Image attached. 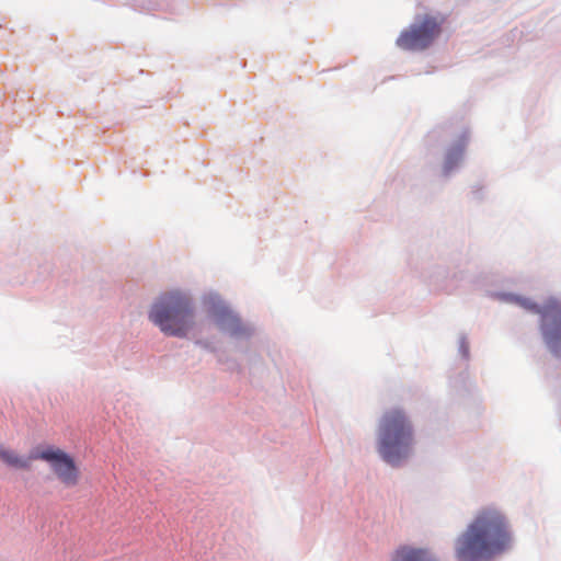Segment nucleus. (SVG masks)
I'll return each mask as SVG.
<instances>
[{
	"instance_id": "obj_16",
	"label": "nucleus",
	"mask_w": 561,
	"mask_h": 561,
	"mask_svg": "<svg viewBox=\"0 0 561 561\" xmlns=\"http://www.w3.org/2000/svg\"><path fill=\"white\" fill-rule=\"evenodd\" d=\"M471 199L481 203L485 197V187L481 183H476L471 186L470 191Z\"/></svg>"
},
{
	"instance_id": "obj_4",
	"label": "nucleus",
	"mask_w": 561,
	"mask_h": 561,
	"mask_svg": "<svg viewBox=\"0 0 561 561\" xmlns=\"http://www.w3.org/2000/svg\"><path fill=\"white\" fill-rule=\"evenodd\" d=\"M32 460L48 463L57 479L66 486H75L80 479V468L75 457L67 450L50 444L34 446L27 456L0 444V461L14 470H30Z\"/></svg>"
},
{
	"instance_id": "obj_17",
	"label": "nucleus",
	"mask_w": 561,
	"mask_h": 561,
	"mask_svg": "<svg viewBox=\"0 0 561 561\" xmlns=\"http://www.w3.org/2000/svg\"><path fill=\"white\" fill-rule=\"evenodd\" d=\"M449 138V133L443 127H436L428 134V140H440L445 142Z\"/></svg>"
},
{
	"instance_id": "obj_14",
	"label": "nucleus",
	"mask_w": 561,
	"mask_h": 561,
	"mask_svg": "<svg viewBox=\"0 0 561 561\" xmlns=\"http://www.w3.org/2000/svg\"><path fill=\"white\" fill-rule=\"evenodd\" d=\"M448 275L449 272L445 266L437 265L434 268V274L431 275L432 283L435 284L437 288L444 289L446 287L445 279Z\"/></svg>"
},
{
	"instance_id": "obj_15",
	"label": "nucleus",
	"mask_w": 561,
	"mask_h": 561,
	"mask_svg": "<svg viewBox=\"0 0 561 561\" xmlns=\"http://www.w3.org/2000/svg\"><path fill=\"white\" fill-rule=\"evenodd\" d=\"M458 353L460 355V357L466 360V362H469L470 359V345H469V341H468V337L465 333H461L459 335V339H458Z\"/></svg>"
},
{
	"instance_id": "obj_8",
	"label": "nucleus",
	"mask_w": 561,
	"mask_h": 561,
	"mask_svg": "<svg viewBox=\"0 0 561 561\" xmlns=\"http://www.w3.org/2000/svg\"><path fill=\"white\" fill-rule=\"evenodd\" d=\"M469 140V130L463 129L455 140L446 146L439 173L443 180L451 179L461 170Z\"/></svg>"
},
{
	"instance_id": "obj_18",
	"label": "nucleus",
	"mask_w": 561,
	"mask_h": 561,
	"mask_svg": "<svg viewBox=\"0 0 561 561\" xmlns=\"http://www.w3.org/2000/svg\"><path fill=\"white\" fill-rule=\"evenodd\" d=\"M195 345L210 352V353H215L216 352V346L214 344V342L207 340V339H198L195 341Z\"/></svg>"
},
{
	"instance_id": "obj_19",
	"label": "nucleus",
	"mask_w": 561,
	"mask_h": 561,
	"mask_svg": "<svg viewBox=\"0 0 561 561\" xmlns=\"http://www.w3.org/2000/svg\"><path fill=\"white\" fill-rule=\"evenodd\" d=\"M432 72H433V70H426V71H425V73H426V75H430V73H432Z\"/></svg>"
},
{
	"instance_id": "obj_10",
	"label": "nucleus",
	"mask_w": 561,
	"mask_h": 561,
	"mask_svg": "<svg viewBox=\"0 0 561 561\" xmlns=\"http://www.w3.org/2000/svg\"><path fill=\"white\" fill-rule=\"evenodd\" d=\"M390 561H439V559L428 547L402 543L394 549Z\"/></svg>"
},
{
	"instance_id": "obj_13",
	"label": "nucleus",
	"mask_w": 561,
	"mask_h": 561,
	"mask_svg": "<svg viewBox=\"0 0 561 561\" xmlns=\"http://www.w3.org/2000/svg\"><path fill=\"white\" fill-rule=\"evenodd\" d=\"M135 9L140 11H163L167 0H131Z\"/></svg>"
},
{
	"instance_id": "obj_6",
	"label": "nucleus",
	"mask_w": 561,
	"mask_h": 561,
	"mask_svg": "<svg viewBox=\"0 0 561 561\" xmlns=\"http://www.w3.org/2000/svg\"><path fill=\"white\" fill-rule=\"evenodd\" d=\"M445 20L440 13L415 14L413 22L399 34L396 45L405 51L428 49L440 36Z\"/></svg>"
},
{
	"instance_id": "obj_11",
	"label": "nucleus",
	"mask_w": 561,
	"mask_h": 561,
	"mask_svg": "<svg viewBox=\"0 0 561 561\" xmlns=\"http://www.w3.org/2000/svg\"><path fill=\"white\" fill-rule=\"evenodd\" d=\"M450 388L458 394H463L469 392V371L468 365L463 369H461L457 375L448 376Z\"/></svg>"
},
{
	"instance_id": "obj_5",
	"label": "nucleus",
	"mask_w": 561,
	"mask_h": 561,
	"mask_svg": "<svg viewBox=\"0 0 561 561\" xmlns=\"http://www.w3.org/2000/svg\"><path fill=\"white\" fill-rule=\"evenodd\" d=\"M207 314L224 335L236 342H249L256 333L254 324L243 321L241 316L216 291L204 296Z\"/></svg>"
},
{
	"instance_id": "obj_3",
	"label": "nucleus",
	"mask_w": 561,
	"mask_h": 561,
	"mask_svg": "<svg viewBox=\"0 0 561 561\" xmlns=\"http://www.w3.org/2000/svg\"><path fill=\"white\" fill-rule=\"evenodd\" d=\"M148 319L165 336L187 339L196 327L194 299L181 289L163 291L152 301Z\"/></svg>"
},
{
	"instance_id": "obj_2",
	"label": "nucleus",
	"mask_w": 561,
	"mask_h": 561,
	"mask_svg": "<svg viewBox=\"0 0 561 561\" xmlns=\"http://www.w3.org/2000/svg\"><path fill=\"white\" fill-rule=\"evenodd\" d=\"M414 425L402 408H392L380 417L377 431L379 458L393 469L404 467L414 451Z\"/></svg>"
},
{
	"instance_id": "obj_1",
	"label": "nucleus",
	"mask_w": 561,
	"mask_h": 561,
	"mask_svg": "<svg viewBox=\"0 0 561 561\" xmlns=\"http://www.w3.org/2000/svg\"><path fill=\"white\" fill-rule=\"evenodd\" d=\"M513 531L505 514L482 508L455 540L457 561H495L511 550Z\"/></svg>"
},
{
	"instance_id": "obj_12",
	"label": "nucleus",
	"mask_w": 561,
	"mask_h": 561,
	"mask_svg": "<svg viewBox=\"0 0 561 561\" xmlns=\"http://www.w3.org/2000/svg\"><path fill=\"white\" fill-rule=\"evenodd\" d=\"M190 10V0H167L163 12L170 15H183Z\"/></svg>"
},
{
	"instance_id": "obj_9",
	"label": "nucleus",
	"mask_w": 561,
	"mask_h": 561,
	"mask_svg": "<svg viewBox=\"0 0 561 561\" xmlns=\"http://www.w3.org/2000/svg\"><path fill=\"white\" fill-rule=\"evenodd\" d=\"M488 296L494 300L516 305V306H518L534 314H537V316L545 307V299L542 300V302H538L527 296L520 295L518 293H513V291H505V290L488 291Z\"/></svg>"
},
{
	"instance_id": "obj_7",
	"label": "nucleus",
	"mask_w": 561,
	"mask_h": 561,
	"mask_svg": "<svg viewBox=\"0 0 561 561\" xmlns=\"http://www.w3.org/2000/svg\"><path fill=\"white\" fill-rule=\"evenodd\" d=\"M538 333L546 351L561 362V298H545V307L538 314Z\"/></svg>"
}]
</instances>
